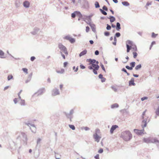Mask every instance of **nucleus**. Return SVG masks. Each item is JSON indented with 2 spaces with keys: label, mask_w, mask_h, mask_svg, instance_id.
<instances>
[{
  "label": "nucleus",
  "mask_w": 159,
  "mask_h": 159,
  "mask_svg": "<svg viewBox=\"0 0 159 159\" xmlns=\"http://www.w3.org/2000/svg\"><path fill=\"white\" fill-rule=\"evenodd\" d=\"M69 127L73 130H75V127L73 125H69Z\"/></svg>",
  "instance_id": "36"
},
{
  "label": "nucleus",
  "mask_w": 159,
  "mask_h": 159,
  "mask_svg": "<svg viewBox=\"0 0 159 159\" xmlns=\"http://www.w3.org/2000/svg\"><path fill=\"white\" fill-rule=\"evenodd\" d=\"M63 39H65L69 40L71 43H74L75 41V39L74 38L71 37L70 35H68L65 36L64 37Z\"/></svg>",
  "instance_id": "9"
},
{
  "label": "nucleus",
  "mask_w": 159,
  "mask_h": 159,
  "mask_svg": "<svg viewBox=\"0 0 159 159\" xmlns=\"http://www.w3.org/2000/svg\"><path fill=\"white\" fill-rule=\"evenodd\" d=\"M99 9L100 11L102 14L104 15H107V13L105 11H104L103 9L101 8H100Z\"/></svg>",
  "instance_id": "32"
},
{
  "label": "nucleus",
  "mask_w": 159,
  "mask_h": 159,
  "mask_svg": "<svg viewBox=\"0 0 159 159\" xmlns=\"http://www.w3.org/2000/svg\"><path fill=\"white\" fill-rule=\"evenodd\" d=\"M102 9L103 10H105V11H107L108 10V9L106 7V6H105L104 5L103 7H102Z\"/></svg>",
  "instance_id": "48"
},
{
  "label": "nucleus",
  "mask_w": 159,
  "mask_h": 159,
  "mask_svg": "<svg viewBox=\"0 0 159 159\" xmlns=\"http://www.w3.org/2000/svg\"><path fill=\"white\" fill-rule=\"evenodd\" d=\"M39 31V29L37 27H35L31 33L33 35L36 34Z\"/></svg>",
  "instance_id": "12"
},
{
  "label": "nucleus",
  "mask_w": 159,
  "mask_h": 159,
  "mask_svg": "<svg viewBox=\"0 0 159 159\" xmlns=\"http://www.w3.org/2000/svg\"><path fill=\"white\" fill-rule=\"evenodd\" d=\"M103 150L102 148H100L98 151V152L99 153H102L103 152Z\"/></svg>",
  "instance_id": "56"
},
{
  "label": "nucleus",
  "mask_w": 159,
  "mask_h": 159,
  "mask_svg": "<svg viewBox=\"0 0 159 159\" xmlns=\"http://www.w3.org/2000/svg\"><path fill=\"white\" fill-rule=\"evenodd\" d=\"M87 61L89 62H90L89 63V65H92L91 66H89L88 67V69L90 70L93 69V67L99 66L98 65L96 64H95V62H96V60L95 59H92L91 58H89V59H87Z\"/></svg>",
  "instance_id": "3"
},
{
  "label": "nucleus",
  "mask_w": 159,
  "mask_h": 159,
  "mask_svg": "<svg viewBox=\"0 0 159 159\" xmlns=\"http://www.w3.org/2000/svg\"><path fill=\"white\" fill-rule=\"evenodd\" d=\"M126 44H128V45L129 44L130 45H132V43H133V42L130 40H128L126 41Z\"/></svg>",
  "instance_id": "37"
},
{
  "label": "nucleus",
  "mask_w": 159,
  "mask_h": 159,
  "mask_svg": "<svg viewBox=\"0 0 159 159\" xmlns=\"http://www.w3.org/2000/svg\"><path fill=\"white\" fill-rule=\"evenodd\" d=\"M134 78H132L129 81V86H135L136 84L134 82Z\"/></svg>",
  "instance_id": "15"
},
{
  "label": "nucleus",
  "mask_w": 159,
  "mask_h": 159,
  "mask_svg": "<svg viewBox=\"0 0 159 159\" xmlns=\"http://www.w3.org/2000/svg\"><path fill=\"white\" fill-rule=\"evenodd\" d=\"M57 72L59 74H63V73L65 72V70L63 69H61L60 70H57Z\"/></svg>",
  "instance_id": "33"
},
{
  "label": "nucleus",
  "mask_w": 159,
  "mask_h": 159,
  "mask_svg": "<svg viewBox=\"0 0 159 159\" xmlns=\"http://www.w3.org/2000/svg\"><path fill=\"white\" fill-rule=\"evenodd\" d=\"M157 138H156L150 137L147 138H144L143 141L146 143H155L157 140Z\"/></svg>",
  "instance_id": "4"
},
{
  "label": "nucleus",
  "mask_w": 159,
  "mask_h": 159,
  "mask_svg": "<svg viewBox=\"0 0 159 159\" xmlns=\"http://www.w3.org/2000/svg\"><path fill=\"white\" fill-rule=\"evenodd\" d=\"M77 16H78L80 18H82L83 15L81 14L79 11H77Z\"/></svg>",
  "instance_id": "35"
},
{
  "label": "nucleus",
  "mask_w": 159,
  "mask_h": 159,
  "mask_svg": "<svg viewBox=\"0 0 159 159\" xmlns=\"http://www.w3.org/2000/svg\"><path fill=\"white\" fill-rule=\"evenodd\" d=\"M148 98L147 97H144L141 98V100L142 101H143L147 99Z\"/></svg>",
  "instance_id": "54"
},
{
  "label": "nucleus",
  "mask_w": 159,
  "mask_h": 159,
  "mask_svg": "<svg viewBox=\"0 0 159 159\" xmlns=\"http://www.w3.org/2000/svg\"><path fill=\"white\" fill-rule=\"evenodd\" d=\"M80 68L82 69H84L85 68V66L83 65L82 64H80Z\"/></svg>",
  "instance_id": "51"
},
{
  "label": "nucleus",
  "mask_w": 159,
  "mask_h": 159,
  "mask_svg": "<svg viewBox=\"0 0 159 159\" xmlns=\"http://www.w3.org/2000/svg\"><path fill=\"white\" fill-rule=\"evenodd\" d=\"M19 103L22 106H24L25 105V101L24 100L22 99L20 100V102Z\"/></svg>",
  "instance_id": "29"
},
{
  "label": "nucleus",
  "mask_w": 159,
  "mask_h": 159,
  "mask_svg": "<svg viewBox=\"0 0 159 159\" xmlns=\"http://www.w3.org/2000/svg\"><path fill=\"white\" fill-rule=\"evenodd\" d=\"M41 139L40 138H39L38 139L37 142V146L40 143V141H41Z\"/></svg>",
  "instance_id": "50"
},
{
  "label": "nucleus",
  "mask_w": 159,
  "mask_h": 159,
  "mask_svg": "<svg viewBox=\"0 0 159 159\" xmlns=\"http://www.w3.org/2000/svg\"><path fill=\"white\" fill-rule=\"evenodd\" d=\"M60 53L61 54V56L64 59H65L66 58L65 55L62 53L61 51H60Z\"/></svg>",
  "instance_id": "59"
},
{
  "label": "nucleus",
  "mask_w": 159,
  "mask_h": 159,
  "mask_svg": "<svg viewBox=\"0 0 159 159\" xmlns=\"http://www.w3.org/2000/svg\"><path fill=\"white\" fill-rule=\"evenodd\" d=\"M92 15H89V16H86V17L89 18L88 19H89V20H91V18L92 17Z\"/></svg>",
  "instance_id": "60"
},
{
  "label": "nucleus",
  "mask_w": 159,
  "mask_h": 159,
  "mask_svg": "<svg viewBox=\"0 0 159 159\" xmlns=\"http://www.w3.org/2000/svg\"><path fill=\"white\" fill-rule=\"evenodd\" d=\"M135 65V62H132L130 63V66L133 69V68H134Z\"/></svg>",
  "instance_id": "34"
},
{
  "label": "nucleus",
  "mask_w": 159,
  "mask_h": 159,
  "mask_svg": "<svg viewBox=\"0 0 159 159\" xmlns=\"http://www.w3.org/2000/svg\"><path fill=\"white\" fill-rule=\"evenodd\" d=\"M85 8H89V2L87 0H83Z\"/></svg>",
  "instance_id": "20"
},
{
  "label": "nucleus",
  "mask_w": 159,
  "mask_h": 159,
  "mask_svg": "<svg viewBox=\"0 0 159 159\" xmlns=\"http://www.w3.org/2000/svg\"><path fill=\"white\" fill-rule=\"evenodd\" d=\"M90 28L88 26H87L86 27V32H88L89 31Z\"/></svg>",
  "instance_id": "58"
},
{
  "label": "nucleus",
  "mask_w": 159,
  "mask_h": 159,
  "mask_svg": "<svg viewBox=\"0 0 159 159\" xmlns=\"http://www.w3.org/2000/svg\"><path fill=\"white\" fill-rule=\"evenodd\" d=\"M116 30L118 31H119L121 29L120 25L119 22L116 23Z\"/></svg>",
  "instance_id": "21"
},
{
  "label": "nucleus",
  "mask_w": 159,
  "mask_h": 159,
  "mask_svg": "<svg viewBox=\"0 0 159 159\" xmlns=\"http://www.w3.org/2000/svg\"><path fill=\"white\" fill-rule=\"evenodd\" d=\"M13 76L12 75H8L7 76V80L8 81L10 80L11 79H12Z\"/></svg>",
  "instance_id": "38"
},
{
  "label": "nucleus",
  "mask_w": 159,
  "mask_h": 159,
  "mask_svg": "<svg viewBox=\"0 0 159 159\" xmlns=\"http://www.w3.org/2000/svg\"><path fill=\"white\" fill-rule=\"evenodd\" d=\"M155 143L156 144L158 148H159V140L157 139V140L156 141Z\"/></svg>",
  "instance_id": "41"
},
{
  "label": "nucleus",
  "mask_w": 159,
  "mask_h": 159,
  "mask_svg": "<svg viewBox=\"0 0 159 159\" xmlns=\"http://www.w3.org/2000/svg\"><path fill=\"white\" fill-rule=\"evenodd\" d=\"M74 113V110L73 109H71L69 113H67L66 112L65 113V114L66 116V117L70 119V121H72V119L73 118V114Z\"/></svg>",
  "instance_id": "8"
},
{
  "label": "nucleus",
  "mask_w": 159,
  "mask_h": 159,
  "mask_svg": "<svg viewBox=\"0 0 159 159\" xmlns=\"http://www.w3.org/2000/svg\"><path fill=\"white\" fill-rule=\"evenodd\" d=\"M90 26L91 27L92 31L93 32H95L96 31L95 25L93 24V25H91Z\"/></svg>",
  "instance_id": "24"
},
{
  "label": "nucleus",
  "mask_w": 159,
  "mask_h": 159,
  "mask_svg": "<svg viewBox=\"0 0 159 159\" xmlns=\"http://www.w3.org/2000/svg\"><path fill=\"white\" fill-rule=\"evenodd\" d=\"M107 27H106V29L107 30H111V27L110 25H109V24H107Z\"/></svg>",
  "instance_id": "45"
},
{
  "label": "nucleus",
  "mask_w": 159,
  "mask_h": 159,
  "mask_svg": "<svg viewBox=\"0 0 159 159\" xmlns=\"http://www.w3.org/2000/svg\"><path fill=\"white\" fill-rule=\"evenodd\" d=\"M35 59L36 58L35 57L32 56L30 58V60L31 61H34Z\"/></svg>",
  "instance_id": "57"
},
{
  "label": "nucleus",
  "mask_w": 159,
  "mask_h": 159,
  "mask_svg": "<svg viewBox=\"0 0 159 159\" xmlns=\"http://www.w3.org/2000/svg\"><path fill=\"white\" fill-rule=\"evenodd\" d=\"M125 68H126L128 70H132L133 69H132V68L130 66H125Z\"/></svg>",
  "instance_id": "52"
},
{
  "label": "nucleus",
  "mask_w": 159,
  "mask_h": 159,
  "mask_svg": "<svg viewBox=\"0 0 159 159\" xmlns=\"http://www.w3.org/2000/svg\"><path fill=\"white\" fill-rule=\"evenodd\" d=\"M0 58H5L6 57L5 55L4 52L1 50H0Z\"/></svg>",
  "instance_id": "19"
},
{
  "label": "nucleus",
  "mask_w": 159,
  "mask_h": 159,
  "mask_svg": "<svg viewBox=\"0 0 159 159\" xmlns=\"http://www.w3.org/2000/svg\"><path fill=\"white\" fill-rule=\"evenodd\" d=\"M89 21H86L85 22H86V23L88 24L90 26L91 25H93V24H92L91 23V20H89Z\"/></svg>",
  "instance_id": "53"
},
{
  "label": "nucleus",
  "mask_w": 159,
  "mask_h": 159,
  "mask_svg": "<svg viewBox=\"0 0 159 159\" xmlns=\"http://www.w3.org/2000/svg\"><path fill=\"white\" fill-rule=\"evenodd\" d=\"M25 124L30 127V129L32 132L34 133H35L36 132V128L34 125L28 122H25Z\"/></svg>",
  "instance_id": "6"
},
{
  "label": "nucleus",
  "mask_w": 159,
  "mask_h": 159,
  "mask_svg": "<svg viewBox=\"0 0 159 159\" xmlns=\"http://www.w3.org/2000/svg\"><path fill=\"white\" fill-rule=\"evenodd\" d=\"M17 139L22 140L25 142L26 143L28 140L27 135L24 132H21L17 137Z\"/></svg>",
  "instance_id": "2"
},
{
  "label": "nucleus",
  "mask_w": 159,
  "mask_h": 159,
  "mask_svg": "<svg viewBox=\"0 0 159 159\" xmlns=\"http://www.w3.org/2000/svg\"><path fill=\"white\" fill-rule=\"evenodd\" d=\"M107 18L110 19L111 23L114 22L116 20L115 18L113 16H110L109 17H107Z\"/></svg>",
  "instance_id": "22"
},
{
  "label": "nucleus",
  "mask_w": 159,
  "mask_h": 159,
  "mask_svg": "<svg viewBox=\"0 0 159 159\" xmlns=\"http://www.w3.org/2000/svg\"><path fill=\"white\" fill-rule=\"evenodd\" d=\"M45 89L44 88H42L39 89L37 92L35 93L33 96H34L37 94V96L42 95L45 92Z\"/></svg>",
  "instance_id": "7"
},
{
  "label": "nucleus",
  "mask_w": 159,
  "mask_h": 159,
  "mask_svg": "<svg viewBox=\"0 0 159 159\" xmlns=\"http://www.w3.org/2000/svg\"><path fill=\"white\" fill-rule=\"evenodd\" d=\"M101 81L102 82H105L106 81V79L104 77H103L102 78H101Z\"/></svg>",
  "instance_id": "61"
},
{
  "label": "nucleus",
  "mask_w": 159,
  "mask_h": 159,
  "mask_svg": "<svg viewBox=\"0 0 159 159\" xmlns=\"http://www.w3.org/2000/svg\"><path fill=\"white\" fill-rule=\"evenodd\" d=\"M142 67V65L141 64H139L136 66L135 68V69L136 70H138L140 69Z\"/></svg>",
  "instance_id": "28"
},
{
  "label": "nucleus",
  "mask_w": 159,
  "mask_h": 159,
  "mask_svg": "<svg viewBox=\"0 0 159 159\" xmlns=\"http://www.w3.org/2000/svg\"><path fill=\"white\" fill-rule=\"evenodd\" d=\"M120 34L119 32H116L115 35L116 37H119L120 36Z\"/></svg>",
  "instance_id": "42"
},
{
  "label": "nucleus",
  "mask_w": 159,
  "mask_h": 159,
  "mask_svg": "<svg viewBox=\"0 0 159 159\" xmlns=\"http://www.w3.org/2000/svg\"><path fill=\"white\" fill-rule=\"evenodd\" d=\"M104 35L106 36H108L110 35V33L108 31H105L104 33Z\"/></svg>",
  "instance_id": "46"
},
{
  "label": "nucleus",
  "mask_w": 159,
  "mask_h": 159,
  "mask_svg": "<svg viewBox=\"0 0 159 159\" xmlns=\"http://www.w3.org/2000/svg\"><path fill=\"white\" fill-rule=\"evenodd\" d=\"M148 118V117L145 118L142 120L141 124V126L142 128H144L146 126Z\"/></svg>",
  "instance_id": "14"
},
{
  "label": "nucleus",
  "mask_w": 159,
  "mask_h": 159,
  "mask_svg": "<svg viewBox=\"0 0 159 159\" xmlns=\"http://www.w3.org/2000/svg\"><path fill=\"white\" fill-rule=\"evenodd\" d=\"M87 51L86 49H85L82 52H81L79 54V57H81V56L86 54L87 53Z\"/></svg>",
  "instance_id": "23"
},
{
  "label": "nucleus",
  "mask_w": 159,
  "mask_h": 159,
  "mask_svg": "<svg viewBox=\"0 0 159 159\" xmlns=\"http://www.w3.org/2000/svg\"><path fill=\"white\" fill-rule=\"evenodd\" d=\"M77 11H75L73 13L71 14V16L72 18H74L77 15Z\"/></svg>",
  "instance_id": "31"
},
{
  "label": "nucleus",
  "mask_w": 159,
  "mask_h": 159,
  "mask_svg": "<svg viewBox=\"0 0 159 159\" xmlns=\"http://www.w3.org/2000/svg\"><path fill=\"white\" fill-rule=\"evenodd\" d=\"M119 107V105L117 103H114L111 106V108L113 109L117 108Z\"/></svg>",
  "instance_id": "25"
},
{
  "label": "nucleus",
  "mask_w": 159,
  "mask_h": 159,
  "mask_svg": "<svg viewBox=\"0 0 159 159\" xmlns=\"http://www.w3.org/2000/svg\"><path fill=\"white\" fill-rule=\"evenodd\" d=\"M126 48H127V52H129L130 50L132 48V46L131 45H129L126 44Z\"/></svg>",
  "instance_id": "27"
},
{
  "label": "nucleus",
  "mask_w": 159,
  "mask_h": 159,
  "mask_svg": "<svg viewBox=\"0 0 159 159\" xmlns=\"http://www.w3.org/2000/svg\"><path fill=\"white\" fill-rule=\"evenodd\" d=\"M93 137L95 141H96L97 142H99L100 139H101V137L98 136L97 133H96L95 134H93Z\"/></svg>",
  "instance_id": "13"
},
{
  "label": "nucleus",
  "mask_w": 159,
  "mask_h": 159,
  "mask_svg": "<svg viewBox=\"0 0 159 159\" xmlns=\"http://www.w3.org/2000/svg\"><path fill=\"white\" fill-rule=\"evenodd\" d=\"M120 137L124 140L127 141L132 139V135L129 131L126 130L121 133Z\"/></svg>",
  "instance_id": "1"
},
{
  "label": "nucleus",
  "mask_w": 159,
  "mask_h": 159,
  "mask_svg": "<svg viewBox=\"0 0 159 159\" xmlns=\"http://www.w3.org/2000/svg\"><path fill=\"white\" fill-rule=\"evenodd\" d=\"M133 57L134 58H135L137 56L138 54L136 52H133Z\"/></svg>",
  "instance_id": "44"
},
{
  "label": "nucleus",
  "mask_w": 159,
  "mask_h": 159,
  "mask_svg": "<svg viewBox=\"0 0 159 159\" xmlns=\"http://www.w3.org/2000/svg\"><path fill=\"white\" fill-rule=\"evenodd\" d=\"M118 126L117 125H114L112 126L111 129H110V133L111 134H112L113 132L115 130L116 128H118Z\"/></svg>",
  "instance_id": "17"
},
{
  "label": "nucleus",
  "mask_w": 159,
  "mask_h": 159,
  "mask_svg": "<svg viewBox=\"0 0 159 159\" xmlns=\"http://www.w3.org/2000/svg\"><path fill=\"white\" fill-rule=\"evenodd\" d=\"M94 158L96 159H99V155L98 154H97L95 157Z\"/></svg>",
  "instance_id": "64"
},
{
  "label": "nucleus",
  "mask_w": 159,
  "mask_h": 159,
  "mask_svg": "<svg viewBox=\"0 0 159 159\" xmlns=\"http://www.w3.org/2000/svg\"><path fill=\"white\" fill-rule=\"evenodd\" d=\"M94 5L95 8H98L100 7V6L99 3V2L97 1H96L94 3Z\"/></svg>",
  "instance_id": "30"
},
{
  "label": "nucleus",
  "mask_w": 159,
  "mask_h": 159,
  "mask_svg": "<svg viewBox=\"0 0 159 159\" xmlns=\"http://www.w3.org/2000/svg\"><path fill=\"white\" fill-rule=\"evenodd\" d=\"M23 6L25 8H28L30 7V3L27 1H25L23 2Z\"/></svg>",
  "instance_id": "18"
},
{
  "label": "nucleus",
  "mask_w": 159,
  "mask_h": 159,
  "mask_svg": "<svg viewBox=\"0 0 159 159\" xmlns=\"http://www.w3.org/2000/svg\"><path fill=\"white\" fill-rule=\"evenodd\" d=\"M111 88L114 91V92H116L117 91V89L114 86H111Z\"/></svg>",
  "instance_id": "40"
},
{
  "label": "nucleus",
  "mask_w": 159,
  "mask_h": 159,
  "mask_svg": "<svg viewBox=\"0 0 159 159\" xmlns=\"http://www.w3.org/2000/svg\"><path fill=\"white\" fill-rule=\"evenodd\" d=\"M99 66L93 67V69H92L95 75H97L98 74L97 70L99 69Z\"/></svg>",
  "instance_id": "16"
},
{
  "label": "nucleus",
  "mask_w": 159,
  "mask_h": 159,
  "mask_svg": "<svg viewBox=\"0 0 159 159\" xmlns=\"http://www.w3.org/2000/svg\"><path fill=\"white\" fill-rule=\"evenodd\" d=\"M18 99L17 98H15L13 100V101L15 103V104H16L17 103V101H18ZM19 100H18V101H19Z\"/></svg>",
  "instance_id": "55"
},
{
  "label": "nucleus",
  "mask_w": 159,
  "mask_h": 159,
  "mask_svg": "<svg viewBox=\"0 0 159 159\" xmlns=\"http://www.w3.org/2000/svg\"><path fill=\"white\" fill-rule=\"evenodd\" d=\"M143 128V129L141 130H139L136 129H134V132L136 134H137L141 135L143 133L144 131V128Z\"/></svg>",
  "instance_id": "11"
},
{
  "label": "nucleus",
  "mask_w": 159,
  "mask_h": 159,
  "mask_svg": "<svg viewBox=\"0 0 159 159\" xmlns=\"http://www.w3.org/2000/svg\"><path fill=\"white\" fill-rule=\"evenodd\" d=\"M31 80V79H30V78H29L28 77V79L26 80L25 83H28V82H29Z\"/></svg>",
  "instance_id": "62"
},
{
  "label": "nucleus",
  "mask_w": 159,
  "mask_h": 159,
  "mask_svg": "<svg viewBox=\"0 0 159 159\" xmlns=\"http://www.w3.org/2000/svg\"><path fill=\"white\" fill-rule=\"evenodd\" d=\"M100 66L102 68V70L105 72H106L105 69V67L104 66V65L102 63H100Z\"/></svg>",
  "instance_id": "39"
},
{
  "label": "nucleus",
  "mask_w": 159,
  "mask_h": 159,
  "mask_svg": "<svg viewBox=\"0 0 159 159\" xmlns=\"http://www.w3.org/2000/svg\"><path fill=\"white\" fill-rule=\"evenodd\" d=\"M22 70L26 74H28V69L26 68H23L22 69Z\"/></svg>",
  "instance_id": "47"
},
{
  "label": "nucleus",
  "mask_w": 159,
  "mask_h": 159,
  "mask_svg": "<svg viewBox=\"0 0 159 159\" xmlns=\"http://www.w3.org/2000/svg\"><path fill=\"white\" fill-rule=\"evenodd\" d=\"M157 35V34H156L154 32H152V37L153 38H155Z\"/></svg>",
  "instance_id": "49"
},
{
  "label": "nucleus",
  "mask_w": 159,
  "mask_h": 159,
  "mask_svg": "<svg viewBox=\"0 0 159 159\" xmlns=\"http://www.w3.org/2000/svg\"><path fill=\"white\" fill-rule=\"evenodd\" d=\"M60 94V92L59 89L57 88H55L52 90V96H56Z\"/></svg>",
  "instance_id": "10"
},
{
  "label": "nucleus",
  "mask_w": 159,
  "mask_h": 159,
  "mask_svg": "<svg viewBox=\"0 0 159 159\" xmlns=\"http://www.w3.org/2000/svg\"><path fill=\"white\" fill-rule=\"evenodd\" d=\"M122 4L125 6H128L129 5V3L127 1H124L122 2Z\"/></svg>",
  "instance_id": "26"
},
{
  "label": "nucleus",
  "mask_w": 159,
  "mask_h": 159,
  "mask_svg": "<svg viewBox=\"0 0 159 159\" xmlns=\"http://www.w3.org/2000/svg\"><path fill=\"white\" fill-rule=\"evenodd\" d=\"M99 54V51L98 50H96L95 52V54L96 55H98Z\"/></svg>",
  "instance_id": "63"
},
{
  "label": "nucleus",
  "mask_w": 159,
  "mask_h": 159,
  "mask_svg": "<svg viewBox=\"0 0 159 159\" xmlns=\"http://www.w3.org/2000/svg\"><path fill=\"white\" fill-rule=\"evenodd\" d=\"M155 113L156 115L157 116H159V106L158 107Z\"/></svg>",
  "instance_id": "43"
},
{
  "label": "nucleus",
  "mask_w": 159,
  "mask_h": 159,
  "mask_svg": "<svg viewBox=\"0 0 159 159\" xmlns=\"http://www.w3.org/2000/svg\"><path fill=\"white\" fill-rule=\"evenodd\" d=\"M58 47L61 52H63L66 55L68 54V52L66 48L62 43H60L58 44Z\"/></svg>",
  "instance_id": "5"
}]
</instances>
